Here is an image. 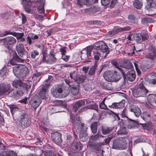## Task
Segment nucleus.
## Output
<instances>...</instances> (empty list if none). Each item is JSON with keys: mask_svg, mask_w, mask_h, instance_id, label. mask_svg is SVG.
I'll return each instance as SVG.
<instances>
[{"mask_svg": "<svg viewBox=\"0 0 156 156\" xmlns=\"http://www.w3.org/2000/svg\"><path fill=\"white\" fill-rule=\"evenodd\" d=\"M97 125L98 124L97 122H94L91 125L90 128L92 133H96L97 130Z\"/></svg>", "mask_w": 156, "mask_h": 156, "instance_id": "45", "label": "nucleus"}, {"mask_svg": "<svg viewBox=\"0 0 156 156\" xmlns=\"http://www.w3.org/2000/svg\"><path fill=\"white\" fill-rule=\"evenodd\" d=\"M34 17L35 18L37 19L40 21L42 22L43 20V16H42L35 14L34 15Z\"/></svg>", "mask_w": 156, "mask_h": 156, "instance_id": "61", "label": "nucleus"}, {"mask_svg": "<svg viewBox=\"0 0 156 156\" xmlns=\"http://www.w3.org/2000/svg\"><path fill=\"white\" fill-rule=\"evenodd\" d=\"M95 48L99 50L100 51H102L103 53H104L105 54L104 56V58L106 57L107 55L109 53V51L108 46L103 41H101L99 42V44L98 46H95Z\"/></svg>", "mask_w": 156, "mask_h": 156, "instance_id": "4", "label": "nucleus"}, {"mask_svg": "<svg viewBox=\"0 0 156 156\" xmlns=\"http://www.w3.org/2000/svg\"><path fill=\"white\" fill-rule=\"evenodd\" d=\"M38 38L39 36L37 35H35L34 37L28 36L26 38L27 43L29 45L31 44L32 43V40L37 39Z\"/></svg>", "mask_w": 156, "mask_h": 156, "instance_id": "35", "label": "nucleus"}, {"mask_svg": "<svg viewBox=\"0 0 156 156\" xmlns=\"http://www.w3.org/2000/svg\"><path fill=\"white\" fill-rule=\"evenodd\" d=\"M131 28L129 26L125 27H118L116 30H112L108 33V35L111 37L113 36L119 32L129 31L130 30Z\"/></svg>", "mask_w": 156, "mask_h": 156, "instance_id": "10", "label": "nucleus"}, {"mask_svg": "<svg viewBox=\"0 0 156 156\" xmlns=\"http://www.w3.org/2000/svg\"><path fill=\"white\" fill-rule=\"evenodd\" d=\"M41 102V100L38 96L35 95L30 101V104L33 107L35 110L39 105Z\"/></svg>", "mask_w": 156, "mask_h": 156, "instance_id": "8", "label": "nucleus"}, {"mask_svg": "<svg viewBox=\"0 0 156 156\" xmlns=\"http://www.w3.org/2000/svg\"><path fill=\"white\" fill-rule=\"evenodd\" d=\"M113 128H112L102 127L101 129L102 133L104 135L110 133L112 130Z\"/></svg>", "mask_w": 156, "mask_h": 156, "instance_id": "42", "label": "nucleus"}, {"mask_svg": "<svg viewBox=\"0 0 156 156\" xmlns=\"http://www.w3.org/2000/svg\"><path fill=\"white\" fill-rule=\"evenodd\" d=\"M13 58L14 59L15 61H16L18 64V63H23L24 62L25 60L24 59H21L20 58L18 55H16L14 56Z\"/></svg>", "mask_w": 156, "mask_h": 156, "instance_id": "51", "label": "nucleus"}, {"mask_svg": "<svg viewBox=\"0 0 156 156\" xmlns=\"http://www.w3.org/2000/svg\"><path fill=\"white\" fill-rule=\"evenodd\" d=\"M21 65H17L13 67V72L17 77L21 78Z\"/></svg>", "mask_w": 156, "mask_h": 156, "instance_id": "27", "label": "nucleus"}, {"mask_svg": "<svg viewBox=\"0 0 156 156\" xmlns=\"http://www.w3.org/2000/svg\"><path fill=\"white\" fill-rule=\"evenodd\" d=\"M23 94V93L22 90H14L12 92V94H11V95L13 97H18L22 95Z\"/></svg>", "mask_w": 156, "mask_h": 156, "instance_id": "41", "label": "nucleus"}, {"mask_svg": "<svg viewBox=\"0 0 156 156\" xmlns=\"http://www.w3.org/2000/svg\"><path fill=\"white\" fill-rule=\"evenodd\" d=\"M16 49L18 55L21 58H24L27 55V52L25 49L23 44L21 43L17 44Z\"/></svg>", "mask_w": 156, "mask_h": 156, "instance_id": "7", "label": "nucleus"}, {"mask_svg": "<svg viewBox=\"0 0 156 156\" xmlns=\"http://www.w3.org/2000/svg\"><path fill=\"white\" fill-rule=\"evenodd\" d=\"M130 111L133 112L136 117H139L141 114V112L140 108L137 106L135 105H131L129 108Z\"/></svg>", "mask_w": 156, "mask_h": 156, "instance_id": "15", "label": "nucleus"}, {"mask_svg": "<svg viewBox=\"0 0 156 156\" xmlns=\"http://www.w3.org/2000/svg\"><path fill=\"white\" fill-rule=\"evenodd\" d=\"M153 113L152 112H144L141 115V117L144 120L146 121L153 117Z\"/></svg>", "mask_w": 156, "mask_h": 156, "instance_id": "21", "label": "nucleus"}, {"mask_svg": "<svg viewBox=\"0 0 156 156\" xmlns=\"http://www.w3.org/2000/svg\"><path fill=\"white\" fill-rule=\"evenodd\" d=\"M12 86L15 87L17 88L19 87H21L23 86L26 88H29L31 86L29 85H27V84L23 83L20 80H15L12 81Z\"/></svg>", "mask_w": 156, "mask_h": 156, "instance_id": "14", "label": "nucleus"}, {"mask_svg": "<svg viewBox=\"0 0 156 156\" xmlns=\"http://www.w3.org/2000/svg\"><path fill=\"white\" fill-rule=\"evenodd\" d=\"M133 66L132 63L129 62H127L124 63L121 69V72L123 75L126 74L125 72L126 71H132L133 69Z\"/></svg>", "mask_w": 156, "mask_h": 156, "instance_id": "13", "label": "nucleus"}, {"mask_svg": "<svg viewBox=\"0 0 156 156\" xmlns=\"http://www.w3.org/2000/svg\"><path fill=\"white\" fill-rule=\"evenodd\" d=\"M136 77L135 72L133 71H129L126 74V77L130 81H133Z\"/></svg>", "mask_w": 156, "mask_h": 156, "instance_id": "30", "label": "nucleus"}, {"mask_svg": "<svg viewBox=\"0 0 156 156\" xmlns=\"http://www.w3.org/2000/svg\"><path fill=\"white\" fill-rule=\"evenodd\" d=\"M39 95L42 99L46 98L48 96L47 88L45 87H42L39 92Z\"/></svg>", "mask_w": 156, "mask_h": 156, "instance_id": "19", "label": "nucleus"}, {"mask_svg": "<svg viewBox=\"0 0 156 156\" xmlns=\"http://www.w3.org/2000/svg\"><path fill=\"white\" fill-rule=\"evenodd\" d=\"M77 3L80 6H82L83 5H88L87 0H78Z\"/></svg>", "mask_w": 156, "mask_h": 156, "instance_id": "54", "label": "nucleus"}, {"mask_svg": "<svg viewBox=\"0 0 156 156\" xmlns=\"http://www.w3.org/2000/svg\"><path fill=\"white\" fill-rule=\"evenodd\" d=\"M128 133V130L124 126H121L117 133L118 135L120 134H126Z\"/></svg>", "mask_w": 156, "mask_h": 156, "instance_id": "40", "label": "nucleus"}, {"mask_svg": "<svg viewBox=\"0 0 156 156\" xmlns=\"http://www.w3.org/2000/svg\"><path fill=\"white\" fill-rule=\"evenodd\" d=\"M143 5L142 1L139 0H135L133 3L134 7L137 9H140L142 7Z\"/></svg>", "mask_w": 156, "mask_h": 156, "instance_id": "33", "label": "nucleus"}, {"mask_svg": "<svg viewBox=\"0 0 156 156\" xmlns=\"http://www.w3.org/2000/svg\"><path fill=\"white\" fill-rule=\"evenodd\" d=\"M85 104V101L81 100L77 101L73 105V111L76 112L78 109L81 106H84Z\"/></svg>", "mask_w": 156, "mask_h": 156, "instance_id": "16", "label": "nucleus"}, {"mask_svg": "<svg viewBox=\"0 0 156 156\" xmlns=\"http://www.w3.org/2000/svg\"><path fill=\"white\" fill-rule=\"evenodd\" d=\"M21 78L26 76L29 73L28 69L25 66L21 65Z\"/></svg>", "mask_w": 156, "mask_h": 156, "instance_id": "25", "label": "nucleus"}, {"mask_svg": "<svg viewBox=\"0 0 156 156\" xmlns=\"http://www.w3.org/2000/svg\"><path fill=\"white\" fill-rule=\"evenodd\" d=\"M148 90L144 85L143 83L141 82L137 87L134 88L133 91V96L136 97L145 96Z\"/></svg>", "mask_w": 156, "mask_h": 156, "instance_id": "1", "label": "nucleus"}, {"mask_svg": "<svg viewBox=\"0 0 156 156\" xmlns=\"http://www.w3.org/2000/svg\"><path fill=\"white\" fill-rule=\"evenodd\" d=\"M142 34H136L133 36L134 39L136 42L140 43L142 42Z\"/></svg>", "mask_w": 156, "mask_h": 156, "instance_id": "34", "label": "nucleus"}, {"mask_svg": "<svg viewBox=\"0 0 156 156\" xmlns=\"http://www.w3.org/2000/svg\"><path fill=\"white\" fill-rule=\"evenodd\" d=\"M101 137H103V136H102L101 133L99 134L98 133L94 136H91V139L92 140L95 141L99 139V138Z\"/></svg>", "mask_w": 156, "mask_h": 156, "instance_id": "49", "label": "nucleus"}, {"mask_svg": "<svg viewBox=\"0 0 156 156\" xmlns=\"http://www.w3.org/2000/svg\"><path fill=\"white\" fill-rule=\"evenodd\" d=\"M125 101L122 100L119 103H113L111 105H108V107L110 108H122L124 106Z\"/></svg>", "mask_w": 156, "mask_h": 156, "instance_id": "17", "label": "nucleus"}, {"mask_svg": "<svg viewBox=\"0 0 156 156\" xmlns=\"http://www.w3.org/2000/svg\"><path fill=\"white\" fill-rule=\"evenodd\" d=\"M89 145L96 150H98V148L101 146V144L98 143H91L89 144Z\"/></svg>", "mask_w": 156, "mask_h": 156, "instance_id": "46", "label": "nucleus"}, {"mask_svg": "<svg viewBox=\"0 0 156 156\" xmlns=\"http://www.w3.org/2000/svg\"><path fill=\"white\" fill-rule=\"evenodd\" d=\"M33 2H34V1L32 0L31 1V0H23V5L27 12L29 13L31 12V9L29 7H28V6H30L32 4V3Z\"/></svg>", "mask_w": 156, "mask_h": 156, "instance_id": "18", "label": "nucleus"}, {"mask_svg": "<svg viewBox=\"0 0 156 156\" xmlns=\"http://www.w3.org/2000/svg\"><path fill=\"white\" fill-rule=\"evenodd\" d=\"M52 140L57 144H61L62 142L61 133L56 132L53 133L51 135Z\"/></svg>", "mask_w": 156, "mask_h": 156, "instance_id": "12", "label": "nucleus"}, {"mask_svg": "<svg viewBox=\"0 0 156 156\" xmlns=\"http://www.w3.org/2000/svg\"><path fill=\"white\" fill-rule=\"evenodd\" d=\"M81 58L82 59L86 60L88 58V54L86 52L84 53L82 51H81Z\"/></svg>", "mask_w": 156, "mask_h": 156, "instance_id": "58", "label": "nucleus"}, {"mask_svg": "<svg viewBox=\"0 0 156 156\" xmlns=\"http://www.w3.org/2000/svg\"><path fill=\"white\" fill-rule=\"evenodd\" d=\"M0 156H17L16 153L12 151H9L6 152H3L0 155Z\"/></svg>", "mask_w": 156, "mask_h": 156, "instance_id": "36", "label": "nucleus"}, {"mask_svg": "<svg viewBox=\"0 0 156 156\" xmlns=\"http://www.w3.org/2000/svg\"><path fill=\"white\" fill-rule=\"evenodd\" d=\"M112 137L113 136L111 135L108 136L107 138L105 140V143L106 144H108L111 140L112 139Z\"/></svg>", "mask_w": 156, "mask_h": 156, "instance_id": "64", "label": "nucleus"}, {"mask_svg": "<svg viewBox=\"0 0 156 156\" xmlns=\"http://www.w3.org/2000/svg\"><path fill=\"white\" fill-rule=\"evenodd\" d=\"M152 20L150 18H144L142 19L141 23L144 24H145L147 23H150L151 22Z\"/></svg>", "mask_w": 156, "mask_h": 156, "instance_id": "47", "label": "nucleus"}, {"mask_svg": "<svg viewBox=\"0 0 156 156\" xmlns=\"http://www.w3.org/2000/svg\"><path fill=\"white\" fill-rule=\"evenodd\" d=\"M58 105H60L64 108H66V104L65 102L61 101H56Z\"/></svg>", "mask_w": 156, "mask_h": 156, "instance_id": "60", "label": "nucleus"}, {"mask_svg": "<svg viewBox=\"0 0 156 156\" xmlns=\"http://www.w3.org/2000/svg\"><path fill=\"white\" fill-rule=\"evenodd\" d=\"M24 35L23 33H15L13 35L15 36L18 40L22 37Z\"/></svg>", "mask_w": 156, "mask_h": 156, "instance_id": "59", "label": "nucleus"}, {"mask_svg": "<svg viewBox=\"0 0 156 156\" xmlns=\"http://www.w3.org/2000/svg\"><path fill=\"white\" fill-rule=\"evenodd\" d=\"M47 62L48 63H52L54 62L56 58L54 57V55L50 54L47 57Z\"/></svg>", "mask_w": 156, "mask_h": 156, "instance_id": "38", "label": "nucleus"}, {"mask_svg": "<svg viewBox=\"0 0 156 156\" xmlns=\"http://www.w3.org/2000/svg\"><path fill=\"white\" fill-rule=\"evenodd\" d=\"M120 115L122 118L126 117L128 118L127 111L126 108L124 109L121 112Z\"/></svg>", "mask_w": 156, "mask_h": 156, "instance_id": "52", "label": "nucleus"}, {"mask_svg": "<svg viewBox=\"0 0 156 156\" xmlns=\"http://www.w3.org/2000/svg\"><path fill=\"white\" fill-rule=\"evenodd\" d=\"M101 3L104 6H107L111 3V6L113 7L116 3V0H101Z\"/></svg>", "mask_w": 156, "mask_h": 156, "instance_id": "23", "label": "nucleus"}, {"mask_svg": "<svg viewBox=\"0 0 156 156\" xmlns=\"http://www.w3.org/2000/svg\"><path fill=\"white\" fill-rule=\"evenodd\" d=\"M72 123L75 129H78V127L81 123L80 117H78L74 121H72Z\"/></svg>", "mask_w": 156, "mask_h": 156, "instance_id": "37", "label": "nucleus"}, {"mask_svg": "<svg viewBox=\"0 0 156 156\" xmlns=\"http://www.w3.org/2000/svg\"><path fill=\"white\" fill-rule=\"evenodd\" d=\"M128 19L132 22H134L136 20V18L132 15H129L128 17Z\"/></svg>", "mask_w": 156, "mask_h": 156, "instance_id": "62", "label": "nucleus"}, {"mask_svg": "<svg viewBox=\"0 0 156 156\" xmlns=\"http://www.w3.org/2000/svg\"><path fill=\"white\" fill-rule=\"evenodd\" d=\"M127 142L126 139L123 138L115 139L113 142V148L119 150H124L126 148Z\"/></svg>", "mask_w": 156, "mask_h": 156, "instance_id": "2", "label": "nucleus"}, {"mask_svg": "<svg viewBox=\"0 0 156 156\" xmlns=\"http://www.w3.org/2000/svg\"><path fill=\"white\" fill-rule=\"evenodd\" d=\"M145 80L150 84H156V73L153 72L148 74L145 77Z\"/></svg>", "mask_w": 156, "mask_h": 156, "instance_id": "11", "label": "nucleus"}, {"mask_svg": "<svg viewBox=\"0 0 156 156\" xmlns=\"http://www.w3.org/2000/svg\"><path fill=\"white\" fill-rule=\"evenodd\" d=\"M71 93L73 95H75L78 94L79 90L78 87H75L73 85L71 86Z\"/></svg>", "mask_w": 156, "mask_h": 156, "instance_id": "39", "label": "nucleus"}, {"mask_svg": "<svg viewBox=\"0 0 156 156\" xmlns=\"http://www.w3.org/2000/svg\"><path fill=\"white\" fill-rule=\"evenodd\" d=\"M105 98L100 103L99 105V107L102 109L108 110V108L105 103Z\"/></svg>", "mask_w": 156, "mask_h": 156, "instance_id": "50", "label": "nucleus"}, {"mask_svg": "<svg viewBox=\"0 0 156 156\" xmlns=\"http://www.w3.org/2000/svg\"><path fill=\"white\" fill-rule=\"evenodd\" d=\"M44 5H39L37 7V10L38 12L41 14H43L44 13Z\"/></svg>", "mask_w": 156, "mask_h": 156, "instance_id": "55", "label": "nucleus"}, {"mask_svg": "<svg viewBox=\"0 0 156 156\" xmlns=\"http://www.w3.org/2000/svg\"><path fill=\"white\" fill-rule=\"evenodd\" d=\"M42 74L43 73L42 72H36V73L33 74L32 78L34 80H36L37 77L41 76Z\"/></svg>", "mask_w": 156, "mask_h": 156, "instance_id": "48", "label": "nucleus"}, {"mask_svg": "<svg viewBox=\"0 0 156 156\" xmlns=\"http://www.w3.org/2000/svg\"><path fill=\"white\" fill-rule=\"evenodd\" d=\"M147 5L145 8L147 10L151 8H154L156 6L154 0H146Z\"/></svg>", "mask_w": 156, "mask_h": 156, "instance_id": "31", "label": "nucleus"}, {"mask_svg": "<svg viewBox=\"0 0 156 156\" xmlns=\"http://www.w3.org/2000/svg\"><path fill=\"white\" fill-rule=\"evenodd\" d=\"M92 109L98 111V106L95 104L93 105H90L81 108L79 111L78 112H83L85 111V109Z\"/></svg>", "mask_w": 156, "mask_h": 156, "instance_id": "28", "label": "nucleus"}, {"mask_svg": "<svg viewBox=\"0 0 156 156\" xmlns=\"http://www.w3.org/2000/svg\"><path fill=\"white\" fill-rule=\"evenodd\" d=\"M113 82H117L121 78V76L116 71H112Z\"/></svg>", "mask_w": 156, "mask_h": 156, "instance_id": "32", "label": "nucleus"}, {"mask_svg": "<svg viewBox=\"0 0 156 156\" xmlns=\"http://www.w3.org/2000/svg\"><path fill=\"white\" fill-rule=\"evenodd\" d=\"M78 75L77 73L75 72H73L70 73V76L72 79H73L75 81L76 77H77Z\"/></svg>", "mask_w": 156, "mask_h": 156, "instance_id": "57", "label": "nucleus"}, {"mask_svg": "<svg viewBox=\"0 0 156 156\" xmlns=\"http://www.w3.org/2000/svg\"><path fill=\"white\" fill-rule=\"evenodd\" d=\"M39 55L38 51L37 50H34V52H32L31 53V57L32 58H35V56Z\"/></svg>", "mask_w": 156, "mask_h": 156, "instance_id": "63", "label": "nucleus"}, {"mask_svg": "<svg viewBox=\"0 0 156 156\" xmlns=\"http://www.w3.org/2000/svg\"><path fill=\"white\" fill-rule=\"evenodd\" d=\"M76 81L78 83L80 84L82 83L83 82L86 78V77L85 76L82 75L78 76L77 77H76Z\"/></svg>", "mask_w": 156, "mask_h": 156, "instance_id": "44", "label": "nucleus"}, {"mask_svg": "<svg viewBox=\"0 0 156 156\" xmlns=\"http://www.w3.org/2000/svg\"><path fill=\"white\" fill-rule=\"evenodd\" d=\"M146 58L152 61L156 57V49L153 48L146 55Z\"/></svg>", "mask_w": 156, "mask_h": 156, "instance_id": "24", "label": "nucleus"}, {"mask_svg": "<svg viewBox=\"0 0 156 156\" xmlns=\"http://www.w3.org/2000/svg\"><path fill=\"white\" fill-rule=\"evenodd\" d=\"M11 112L12 114H13L15 112L18 111V108L16 105H12L10 107Z\"/></svg>", "mask_w": 156, "mask_h": 156, "instance_id": "56", "label": "nucleus"}, {"mask_svg": "<svg viewBox=\"0 0 156 156\" xmlns=\"http://www.w3.org/2000/svg\"><path fill=\"white\" fill-rule=\"evenodd\" d=\"M69 90L68 88L66 89L65 90H62V98H65L67 96L69 93Z\"/></svg>", "mask_w": 156, "mask_h": 156, "instance_id": "53", "label": "nucleus"}, {"mask_svg": "<svg viewBox=\"0 0 156 156\" xmlns=\"http://www.w3.org/2000/svg\"><path fill=\"white\" fill-rule=\"evenodd\" d=\"M105 80L108 82H113L112 71L108 70L105 72L103 74Z\"/></svg>", "mask_w": 156, "mask_h": 156, "instance_id": "20", "label": "nucleus"}, {"mask_svg": "<svg viewBox=\"0 0 156 156\" xmlns=\"http://www.w3.org/2000/svg\"><path fill=\"white\" fill-rule=\"evenodd\" d=\"M87 127L86 126H85L84 123H81V125L78 127V129L80 131V134L79 135L80 139L81 140L83 141L82 140L83 138V136H81L82 134L81 133H85L86 130H87Z\"/></svg>", "mask_w": 156, "mask_h": 156, "instance_id": "22", "label": "nucleus"}, {"mask_svg": "<svg viewBox=\"0 0 156 156\" xmlns=\"http://www.w3.org/2000/svg\"><path fill=\"white\" fill-rule=\"evenodd\" d=\"M93 55L94 56V58L95 60V63L97 64L99 60L100 57L101 56V53L97 49L95 48L94 49L93 51Z\"/></svg>", "mask_w": 156, "mask_h": 156, "instance_id": "26", "label": "nucleus"}, {"mask_svg": "<svg viewBox=\"0 0 156 156\" xmlns=\"http://www.w3.org/2000/svg\"><path fill=\"white\" fill-rule=\"evenodd\" d=\"M16 124L19 127L24 128L30 124V121L28 115L26 114L21 115L19 120L16 122Z\"/></svg>", "mask_w": 156, "mask_h": 156, "instance_id": "3", "label": "nucleus"}, {"mask_svg": "<svg viewBox=\"0 0 156 156\" xmlns=\"http://www.w3.org/2000/svg\"><path fill=\"white\" fill-rule=\"evenodd\" d=\"M16 41V40L14 37L10 36L6 37L4 42L7 45H11L14 44Z\"/></svg>", "mask_w": 156, "mask_h": 156, "instance_id": "29", "label": "nucleus"}, {"mask_svg": "<svg viewBox=\"0 0 156 156\" xmlns=\"http://www.w3.org/2000/svg\"><path fill=\"white\" fill-rule=\"evenodd\" d=\"M97 64L94 63L93 66H92L90 69L88 74L90 76H93L94 75L96 69H97Z\"/></svg>", "mask_w": 156, "mask_h": 156, "instance_id": "43", "label": "nucleus"}, {"mask_svg": "<svg viewBox=\"0 0 156 156\" xmlns=\"http://www.w3.org/2000/svg\"><path fill=\"white\" fill-rule=\"evenodd\" d=\"M147 100L148 103L145 105L147 108L151 107L150 105L156 107V95H149L147 97Z\"/></svg>", "mask_w": 156, "mask_h": 156, "instance_id": "9", "label": "nucleus"}, {"mask_svg": "<svg viewBox=\"0 0 156 156\" xmlns=\"http://www.w3.org/2000/svg\"><path fill=\"white\" fill-rule=\"evenodd\" d=\"M62 91L61 87L58 85L53 86L51 89V94L54 97L57 98H62Z\"/></svg>", "mask_w": 156, "mask_h": 156, "instance_id": "5", "label": "nucleus"}, {"mask_svg": "<svg viewBox=\"0 0 156 156\" xmlns=\"http://www.w3.org/2000/svg\"><path fill=\"white\" fill-rule=\"evenodd\" d=\"M11 86L3 83L0 84V95L9 94L12 91Z\"/></svg>", "mask_w": 156, "mask_h": 156, "instance_id": "6", "label": "nucleus"}]
</instances>
